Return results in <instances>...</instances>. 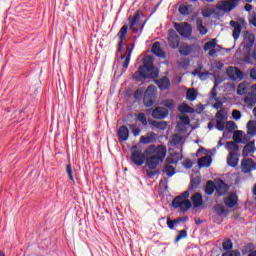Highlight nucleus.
<instances>
[{"instance_id":"obj_5","label":"nucleus","mask_w":256,"mask_h":256,"mask_svg":"<svg viewBox=\"0 0 256 256\" xmlns=\"http://www.w3.org/2000/svg\"><path fill=\"white\" fill-rule=\"evenodd\" d=\"M239 5V0H222L216 5L217 11L221 13H231Z\"/></svg>"},{"instance_id":"obj_49","label":"nucleus","mask_w":256,"mask_h":256,"mask_svg":"<svg viewBox=\"0 0 256 256\" xmlns=\"http://www.w3.org/2000/svg\"><path fill=\"white\" fill-rule=\"evenodd\" d=\"M136 118L142 125H147V116H145V113H139Z\"/></svg>"},{"instance_id":"obj_17","label":"nucleus","mask_w":256,"mask_h":256,"mask_svg":"<svg viewBox=\"0 0 256 256\" xmlns=\"http://www.w3.org/2000/svg\"><path fill=\"white\" fill-rule=\"evenodd\" d=\"M169 115V110L165 107H156L152 110V117L154 119H165Z\"/></svg>"},{"instance_id":"obj_23","label":"nucleus","mask_w":256,"mask_h":256,"mask_svg":"<svg viewBox=\"0 0 256 256\" xmlns=\"http://www.w3.org/2000/svg\"><path fill=\"white\" fill-rule=\"evenodd\" d=\"M156 85L163 91L171 87V80H169L167 77H163L159 80H156Z\"/></svg>"},{"instance_id":"obj_6","label":"nucleus","mask_w":256,"mask_h":256,"mask_svg":"<svg viewBox=\"0 0 256 256\" xmlns=\"http://www.w3.org/2000/svg\"><path fill=\"white\" fill-rule=\"evenodd\" d=\"M157 99V88L153 85L147 87L144 94V105L145 107H151Z\"/></svg>"},{"instance_id":"obj_50","label":"nucleus","mask_w":256,"mask_h":256,"mask_svg":"<svg viewBox=\"0 0 256 256\" xmlns=\"http://www.w3.org/2000/svg\"><path fill=\"white\" fill-rule=\"evenodd\" d=\"M66 173H67V175H68L70 181H75V179L73 178V169L71 168V165H70V164H68V165L66 166Z\"/></svg>"},{"instance_id":"obj_64","label":"nucleus","mask_w":256,"mask_h":256,"mask_svg":"<svg viewBox=\"0 0 256 256\" xmlns=\"http://www.w3.org/2000/svg\"><path fill=\"white\" fill-rule=\"evenodd\" d=\"M251 23L254 27H256V14L253 16Z\"/></svg>"},{"instance_id":"obj_10","label":"nucleus","mask_w":256,"mask_h":256,"mask_svg":"<svg viewBox=\"0 0 256 256\" xmlns=\"http://www.w3.org/2000/svg\"><path fill=\"white\" fill-rule=\"evenodd\" d=\"M226 73L232 81H241V79H243V72H241L237 67H228Z\"/></svg>"},{"instance_id":"obj_51","label":"nucleus","mask_w":256,"mask_h":256,"mask_svg":"<svg viewBox=\"0 0 256 256\" xmlns=\"http://www.w3.org/2000/svg\"><path fill=\"white\" fill-rule=\"evenodd\" d=\"M226 129H229L230 131H235V129H237V124H235V122L233 121H228L226 122Z\"/></svg>"},{"instance_id":"obj_47","label":"nucleus","mask_w":256,"mask_h":256,"mask_svg":"<svg viewBox=\"0 0 256 256\" xmlns=\"http://www.w3.org/2000/svg\"><path fill=\"white\" fill-rule=\"evenodd\" d=\"M225 126H226V124H225L224 120H216L215 127L218 131H225Z\"/></svg>"},{"instance_id":"obj_20","label":"nucleus","mask_w":256,"mask_h":256,"mask_svg":"<svg viewBox=\"0 0 256 256\" xmlns=\"http://www.w3.org/2000/svg\"><path fill=\"white\" fill-rule=\"evenodd\" d=\"M237 194L235 193H230L228 194V196L224 199V203L226 205V207L232 208L235 207V205H237Z\"/></svg>"},{"instance_id":"obj_33","label":"nucleus","mask_w":256,"mask_h":256,"mask_svg":"<svg viewBox=\"0 0 256 256\" xmlns=\"http://www.w3.org/2000/svg\"><path fill=\"white\" fill-rule=\"evenodd\" d=\"M193 51V48L187 44H182L179 48V53L181 55L187 56Z\"/></svg>"},{"instance_id":"obj_46","label":"nucleus","mask_w":256,"mask_h":256,"mask_svg":"<svg viewBox=\"0 0 256 256\" xmlns=\"http://www.w3.org/2000/svg\"><path fill=\"white\" fill-rule=\"evenodd\" d=\"M162 105L168 109H173V107H175V102L172 99H166L162 102Z\"/></svg>"},{"instance_id":"obj_38","label":"nucleus","mask_w":256,"mask_h":256,"mask_svg":"<svg viewBox=\"0 0 256 256\" xmlns=\"http://www.w3.org/2000/svg\"><path fill=\"white\" fill-rule=\"evenodd\" d=\"M178 11L181 15H189V13H191V5L182 4L180 5Z\"/></svg>"},{"instance_id":"obj_44","label":"nucleus","mask_w":256,"mask_h":256,"mask_svg":"<svg viewBox=\"0 0 256 256\" xmlns=\"http://www.w3.org/2000/svg\"><path fill=\"white\" fill-rule=\"evenodd\" d=\"M238 95H245L247 93V84L240 83L237 89Z\"/></svg>"},{"instance_id":"obj_30","label":"nucleus","mask_w":256,"mask_h":256,"mask_svg":"<svg viewBox=\"0 0 256 256\" xmlns=\"http://www.w3.org/2000/svg\"><path fill=\"white\" fill-rule=\"evenodd\" d=\"M171 143H172V145H174V147H182L183 146V136H181L179 134L173 135Z\"/></svg>"},{"instance_id":"obj_16","label":"nucleus","mask_w":256,"mask_h":256,"mask_svg":"<svg viewBox=\"0 0 256 256\" xmlns=\"http://www.w3.org/2000/svg\"><path fill=\"white\" fill-rule=\"evenodd\" d=\"M215 191H216V195L218 197H221L225 195L227 191H229V186H227V184H225L223 180H218L215 182Z\"/></svg>"},{"instance_id":"obj_42","label":"nucleus","mask_w":256,"mask_h":256,"mask_svg":"<svg viewBox=\"0 0 256 256\" xmlns=\"http://www.w3.org/2000/svg\"><path fill=\"white\" fill-rule=\"evenodd\" d=\"M222 247H223L224 251H227V252L231 251L233 249V242H231L230 239H226L222 243Z\"/></svg>"},{"instance_id":"obj_22","label":"nucleus","mask_w":256,"mask_h":256,"mask_svg":"<svg viewBox=\"0 0 256 256\" xmlns=\"http://www.w3.org/2000/svg\"><path fill=\"white\" fill-rule=\"evenodd\" d=\"M255 151V142H250L244 146L242 155L243 157H249V155H252V153H255Z\"/></svg>"},{"instance_id":"obj_25","label":"nucleus","mask_w":256,"mask_h":256,"mask_svg":"<svg viewBox=\"0 0 256 256\" xmlns=\"http://www.w3.org/2000/svg\"><path fill=\"white\" fill-rule=\"evenodd\" d=\"M118 137L121 141H127L129 139V128L127 126H121L118 129Z\"/></svg>"},{"instance_id":"obj_63","label":"nucleus","mask_w":256,"mask_h":256,"mask_svg":"<svg viewBox=\"0 0 256 256\" xmlns=\"http://www.w3.org/2000/svg\"><path fill=\"white\" fill-rule=\"evenodd\" d=\"M199 185V182L195 181V180H192L191 182V188L192 189H197V186Z\"/></svg>"},{"instance_id":"obj_36","label":"nucleus","mask_w":256,"mask_h":256,"mask_svg":"<svg viewBox=\"0 0 256 256\" xmlns=\"http://www.w3.org/2000/svg\"><path fill=\"white\" fill-rule=\"evenodd\" d=\"M197 29L201 35H207V27L203 26V20L198 19L196 22Z\"/></svg>"},{"instance_id":"obj_39","label":"nucleus","mask_w":256,"mask_h":256,"mask_svg":"<svg viewBox=\"0 0 256 256\" xmlns=\"http://www.w3.org/2000/svg\"><path fill=\"white\" fill-rule=\"evenodd\" d=\"M206 195H213V193L215 192V183H213V181H208L206 183Z\"/></svg>"},{"instance_id":"obj_1","label":"nucleus","mask_w":256,"mask_h":256,"mask_svg":"<svg viewBox=\"0 0 256 256\" xmlns=\"http://www.w3.org/2000/svg\"><path fill=\"white\" fill-rule=\"evenodd\" d=\"M144 155H146V165L148 169H157L159 163H163L165 161V157H167V147L164 145H150L144 151Z\"/></svg>"},{"instance_id":"obj_2","label":"nucleus","mask_w":256,"mask_h":256,"mask_svg":"<svg viewBox=\"0 0 256 256\" xmlns=\"http://www.w3.org/2000/svg\"><path fill=\"white\" fill-rule=\"evenodd\" d=\"M159 70L155 69L153 62L144 60V65L140 66L138 71L134 73V81H145V79H157Z\"/></svg>"},{"instance_id":"obj_54","label":"nucleus","mask_w":256,"mask_h":256,"mask_svg":"<svg viewBox=\"0 0 256 256\" xmlns=\"http://www.w3.org/2000/svg\"><path fill=\"white\" fill-rule=\"evenodd\" d=\"M177 223H179V220H171L169 218L167 220V226L169 229H175V225H177Z\"/></svg>"},{"instance_id":"obj_29","label":"nucleus","mask_w":256,"mask_h":256,"mask_svg":"<svg viewBox=\"0 0 256 256\" xmlns=\"http://www.w3.org/2000/svg\"><path fill=\"white\" fill-rule=\"evenodd\" d=\"M225 148L229 153H237L239 151V145H237V142L233 141L227 142Z\"/></svg>"},{"instance_id":"obj_13","label":"nucleus","mask_w":256,"mask_h":256,"mask_svg":"<svg viewBox=\"0 0 256 256\" xmlns=\"http://www.w3.org/2000/svg\"><path fill=\"white\" fill-rule=\"evenodd\" d=\"M177 130L178 131H187L189 127H191V120L189 119L188 116L186 115H181L180 116V121L177 123Z\"/></svg>"},{"instance_id":"obj_61","label":"nucleus","mask_w":256,"mask_h":256,"mask_svg":"<svg viewBox=\"0 0 256 256\" xmlns=\"http://www.w3.org/2000/svg\"><path fill=\"white\" fill-rule=\"evenodd\" d=\"M250 77L256 81V68L250 70Z\"/></svg>"},{"instance_id":"obj_27","label":"nucleus","mask_w":256,"mask_h":256,"mask_svg":"<svg viewBox=\"0 0 256 256\" xmlns=\"http://www.w3.org/2000/svg\"><path fill=\"white\" fill-rule=\"evenodd\" d=\"M247 134L250 137H255V135H256V121L255 120H250L247 123Z\"/></svg>"},{"instance_id":"obj_12","label":"nucleus","mask_w":256,"mask_h":256,"mask_svg":"<svg viewBox=\"0 0 256 256\" xmlns=\"http://www.w3.org/2000/svg\"><path fill=\"white\" fill-rule=\"evenodd\" d=\"M168 44L171 49H177L179 47V35L173 29L168 31Z\"/></svg>"},{"instance_id":"obj_8","label":"nucleus","mask_w":256,"mask_h":256,"mask_svg":"<svg viewBox=\"0 0 256 256\" xmlns=\"http://www.w3.org/2000/svg\"><path fill=\"white\" fill-rule=\"evenodd\" d=\"M174 29H176L177 33H179V35H181L182 37H189L191 33H193V29L191 28V25L188 23H175Z\"/></svg>"},{"instance_id":"obj_37","label":"nucleus","mask_w":256,"mask_h":256,"mask_svg":"<svg viewBox=\"0 0 256 256\" xmlns=\"http://www.w3.org/2000/svg\"><path fill=\"white\" fill-rule=\"evenodd\" d=\"M217 47V39H212L204 44V51H211Z\"/></svg>"},{"instance_id":"obj_62","label":"nucleus","mask_w":256,"mask_h":256,"mask_svg":"<svg viewBox=\"0 0 256 256\" xmlns=\"http://www.w3.org/2000/svg\"><path fill=\"white\" fill-rule=\"evenodd\" d=\"M209 57H215V55H217V50H215V48H212L209 52H208Z\"/></svg>"},{"instance_id":"obj_9","label":"nucleus","mask_w":256,"mask_h":256,"mask_svg":"<svg viewBox=\"0 0 256 256\" xmlns=\"http://www.w3.org/2000/svg\"><path fill=\"white\" fill-rule=\"evenodd\" d=\"M145 157H147L145 152L143 153L141 150H133L130 159L134 165L141 167V165L145 163Z\"/></svg>"},{"instance_id":"obj_26","label":"nucleus","mask_w":256,"mask_h":256,"mask_svg":"<svg viewBox=\"0 0 256 256\" xmlns=\"http://www.w3.org/2000/svg\"><path fill=\"white\" fill-rule=\"evenodd\" d=\"M238 163H239V157L237 156V153H229V156L227 158V164L230 167H237Z\"/></svg>"},{"instance_id":"obj_24","label":"nucleus","mask_w":256,"mask_h":256,"mask_svg":"<svg viewBox=\"0 0 256 256\" xmlns=\"http://www.w3.org/2000/svg\"><path fill=\"white\" fill-rule=\"evenodd\" d=\"M152 53L156 57H165V52L161 49V42H154L152 45Z\"/></svg>"},{"instance_id":"obj_4","label":"nucleus","mask_w":256,"mask_h":256,"mask_svg":"<svg viewBox=\"0 0 256 256\" xmlns=\"http://www.w3.org/2000/svg\"><path fill=\"white\" fill-rule=\"evenodd\" d=\"M128 21H130V29L133 33H136L137 35L143 33L147 20L143 21V12H141V10H138L133 18L130 16Z\"/></svg>"},{"instance_id":"obj_41","label":"nucleus","mask_w":256,"mask_h":256,"mask_svg":"<svg viewBox=\"0 0 256 256\" xmlns=\"http://www.w3.org/2000/svg\"><path fill=\"white\" fill-rule=\"evenodd\" d=\"M192 75H198L201 81H205L209 77V72H199V70H195L194 72H192Z\"/></svg>"},{"instance_id":"obj_15","label":"nucleus","mask_w":256,"mask_h":256,"mask_svg":"<svg viewBox=\"0 0 256 256\" xmlns=\"http://www.w3.org/2000/svg\"><path fill=\"white\" fill-rule=\"evenodd\" d=\"M129 30V27L127 25H124L119 30L117 37H119L120 41L118 43V53H121L123 51V41L127 37V31Z\"/></svg>"},{"instance_id":"obj_34","label":"nucleus","mask_w":256,"mask_h":256,"mask_svg":"<svg viewBox=\"0 0 256 256\" xmlns=\"http://www.w3.org/2000/svg\"><path fill=\"white\" fill-rule=\"evenodd\" d=\"M150 125H153L154 127H156V129H161L162 131H165V129H167V122L165 121H151Z\"/></svg>"},{"instance_id":"obj_14","label":"nucleus","mask_w":256,"mask_h":256,"mask_svg":"<svg viewBox=\"0 0 256 256\" xmlns=\"http://www.w3.org/2000/svg\"><path fill=\"white\" fill-rule=\"evenodd\" d=\"M133 53V46L131 48L127 47L126 49V55L120 56V59L122 62L123 67V73L127 71V67H129V63H131V54Z\"/></svg>"},{"instance_id":"obj_59","label":"nucleus","mask_w":256,"mask_h":256,"mask_svg":"<svg viewBox=\"0 0 256 256\" xmlns=\"http://www.w3.org/2000/svg\"><path fill=\"white\" fill-rule=\"evenodd\" d=\"M184 167L186 169H191V167H193V162H191V160H187L184 162Z\"/></svg>"},{"instance_id":"obj_60","label":"nucleus","mask_w":256,"mask_h":256,"mask_svg":"<svg viewBox=\"0 0 256 256\" xmlns=\"http://www.w3.org/2000/svg\"><path fill=\"white\" fill-rule=\"evenodd\" d=\"M217 97V88L215 86L211 90V99H215Z\"/></svg>"},{"instance_id":"obj_28","label":"nucleus","mask_w":256,"mask_h":256,"mask_svg":"<svg viewBox=\"0 0 256 256\" xmlns=\"http://www.w3.org/2000/svg\"><path fill=\"white\" fill-rule=\"evenodd\" d=\"M211 156H204L198 159V166L201 167H209L211 165Z\"/></svg>"},{"instance_id":"obj_43","label":"nucleus","mask_w":256,"mask_h":256,"mask_svg":"<svg viewBox=\"0 0 256 256\" xmlns=\"http://www.w3.org/2000/svg\"><path fill=\"white\" fill-rule=\"evenodd\" d=\"M233 139H234L235 143H241V141L243 139V131H241V130L235 131Z\"/></svg>"},{"instance_id":"obj_35","label":"nucleus","mask_w":256,"mask_h":256,"mask_svg":"<svg viewBox=\"0 0 256 256\" xmlns=\"http://www.w3.org/2000/svg\"><path fill=\"white\" fill-rule=\"evenodd\" d=\"M186 99H188V101H195L197 99V91L193 88L188 89L186 92Z\"/></svg>"},{"instance_id":"obj_56","label":"nucleus","mask_w":256,"mask_h":256,"mask_svg":"<svg viewBox=\"0 0 256 256\" xmlns=\"http://www.w3.org/2000/svg\"><path fill=\"white\" fill-rule=\"evenodd\" d=\"M143 97V90L138 89L134 92V99H141Z\"/></svg>"},{"instance_id":"obj_3","label":"nucleus","mask_w":256,"mask_h":256,"mask_svg":"<svg viewBox=\"0 0 256 256\" xmlns=\"http://www.w3.org/2000/svg\"><path fill=\"white\" fill-rule=\"evenodd\" d=\"M253 45H255V35L249 31L244 32V42H243V47H244V53H247L244 56V63L247 64H253V58H251V49H253Z\"/></svg>"},{"instance_id":"obj_31","label":"nucleus","mask_w":256,"mask_h":256,"mask_svg":"<svg viewBox=\"0 0 256 256\" xmlns=\"http://www.w3.org/2000/svg\"><path fill=\"white\" fill-rule=\"evenodd\" d=\"M214 211L215 213H217V215H220L222 217L227 216V210H225V206H223L222 204H216L214 206Z\"/></svg>"},{"instance_id":"obj_40","label":"nucleus","mask_w":256,"mask_h":256,"mask_svg":"<svg viewBox=\"0 0 256 256\" xmlns=\"http://www.w3.org/2000/svg\"><path fill=\"white\" fill-rule=\"evenodd\" d=\"M163 171L168 177H173V175H175V168L171 165H166Z\"/></svg>"},{"instance_id":"obj_18","label":"nucleus","mask_w":256,"mask_h":256,"mask_svg":"<svg viewBox=\"0 0 256 256\" xmlns=\"http://www.w3.org/2000/svg\"><path fill=\"white\" fill-rule=\"evenodd\" d=\"M230 26L233 27V32H232V37L234 39V41H237V39H239L240 35H241V31L243 30V27L241 26V24L237 21H230Z\"/></svg>"},{"instance_id":"obj_58","label":"nucleus","mask_w":256,"mask_h":256,"mask_svg":"<svg viewBox=\"0 0 256 256\" xmlns=\"http://www.w3.org/2000/svg\"><path fill=\"white\" fill-rule=\"evenodd\" d=\"M132 133H133L134 137H138V135H141V129L132 128Z\"/></svg>"},{"instance_id":"obj_53","label":"nucleus","mask_w":256,"mask_h":256,"mask_svg":"<svg viewBox=\"0 0 256 256\" xmlns=\"http://www.w3.org/2000/svg\"><path fill=\"white\" fill-rule=\"evenodd\" d=\"M216 121H225V113L223 110H219L216 113Z\"/></svg>"},{"instance_id":"obj_57","label":"nucleus","mask_w":256,"mask_h":256,"mask_svg":"<svg viewBox=\"0 0 256 256\" xmlns=\"http://www.w3.org/2000/svg\"><path fill=\"white\" fill-rule=\"evenodd\" d=\"M223 107V102L216 99V103L213 104V109H221Z\"/></svg>"},{"instance_id":"obj_52","label":"nucleus","mask_w":256,"mask_h":256,"mask_svg":"<svg viewBox=\"0 0 256 256\" xmlns=\"http://www.w3.org/2000/svg\"><path fill=\"white\" fill-rule=\"evenodd\" d=\"M222 256H241V253L238 250H229L226 253H223Z\"/></svg>"},{"instance_id":"obj_21","label":"nucleus","mask_w":256,"mask_h":256,"mask_svg":"<svg viewBox=\"0 0 256 256\" xmlns=\"http://www.w3.org/2000/svg\"><path fill=\"white\" fill-rule=\"evenodd\" d=\"M192 205L194 209H199V207H203V196L201 193H196L191 197Z\"/></svg>"},{"instance_id":"obj_11","label":"nucleus","mask_w":256,"mask_h":256,"mask_svg":"<svg viewBox=\"0 0 256 256\" xmlns=\"http://www.w3.org/2000/svg\"><path fill=\"white\" fill-rule=\"evenodd\" d=\"M256 163L252 159L244 158L241 162V171L242 173H251V171H255Z\"/></svg>"},{"instance_id":"obj_45","label":"nucleus","mask_w":256,"mask_h":256,"mask_svg":"<svg viewBox=\"0 0 256 256\" xmlns=\"http://www.w3.org/2000/svg\"><path fill=\"white\" fill-rule=\"evenodd\" d=\"M215 13V8H204L202 10L203 17H211Z\"/></svg>"},{"instance_id":"obj_7","label":"nucleus","mask_w":256,"mask_h":256,"mask_svg":"<svg viewBox=\"0 0 256 256\" xmlns=\"http://www.w3.org/2000/svg\"><path fill=\"white\" fill-rule=\"evenodd\" d=\"M172 207H174V209H180L182 213H185V211L191 209V201L183 199L181 196H177L172 201Z\"/></svg>"},{"instance_id":"obj_48","label":"nucleus","mask_w":256,"mask_h":256,"mask_svg":"<svg viewBox=\"0 0 256 256\" xmlns=\"http://www.w3.org/2000/svg\"><path fill=\"white\" fill-rule=\"evenodd\" d=\"M187 237V230H180L179 235L175 239V243H179L181 239H185Z\"/></svg>"},{"instance_id":"obj_55","label":"nucleus","mask_w":256,"mask_h":256,"mask_svg":"<svg viewBox=\"0 0 256 256\" xmlns=\"http://www.w3.org/2000/svg\"><path fill=\"white\" fill-rule=\"evenodd\" d=\"M232 117L233 119H235V121H239V119H241V111L239 110L232 111Z\"/></svg>"},{"instance_id":"obj_19","label":"nucleus","mask_w":256,"mask_h":256,"mask_svg":"<svg viewBox=\"0 0 256 256\" xmlns=\"http://www.w3.org/2000/svg\"><path fill=\"white\" fill-rule=\"evenodd\" d=\"M157 141V134L154 132L148 133L146 136L140 137V143H143L144 145H149V143H155Z\"/></svg>"},{"instance_id":"obj_32","label":"nucleus","mask_w":256,"mask_h":256,"mask_svg":"<svg viewBox=\"0 0 256 256\" xmlns=\"http://www.w3.org/2000/svg\"><path fill=\"white\" fill-rule=\"evenodd\" d=\"M178 111L180 113H195V109L191 108L189 105L182 103L178 106Z\"/></svg>"}]
</instances>
